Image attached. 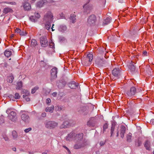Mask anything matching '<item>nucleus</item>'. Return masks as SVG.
<instances>
[{"instance_id":"nucleus-1","label":"nucleus","mask_w":154,"mask_h":154,"mask_svg":"<svg viewBox=\"0 0 154 154\" xmlns=\"http://www.w3.org/2000/svg\"><path fill=\"white\" fill-rule=\"evenodd\" d=\"M45 124V127L50 129L54 128L58 125L57 123L54 121H46Z\"/></svg>"},{"instance_id":"nucleus-2","label":"nucleus","mask_w":154,"mask_h":154,"mask_svg":"<svg viewBox=\"0 0 154 154\" xmlns=\"http://www.w3.org/2000/svg\"><path fill=\"white\" fill-rule=\"evenodd\" d=\"M96 21V17L94 15L92 14L88 17L87 19V23L88 26L94 25Z\"/></svg>"},{"instance_id":"nucleus-3","label":"nucleus","mask_w":154,"mask_h":154,"mask_svg":"<svg viewBox=\"0 0 154 154\" xmlns=\"http://www.w3.org/2000/svg\"><path fill=\"white\" fill-rule=\"evenodd\" d=\"M136 88L135 87H132L131 88L130 90L127 91L126 94V95L129 98H132L137 92Z\"/></svg>"},{"instance_id":"nucleus-4","label":"nucleus","mask_w":154,"mask_h":154,"mask_svg":"<svg viewBox=\"0 0 154 154\" xmlns=\"http://www.w3.org/2000/svg\"><path fill=\"white\" fill-rule=\"evenodd\" d=\"M126 128L123 125H121L120 128H118L116 130V137L119 136V133L120 131V134L121 137L123 138L124 137V134L125 133Z\"/></svg>"},{"instance_id":"nucleus-5","label":"nucleus","mask_w":154,"mask_h":154,"mask_svg":"<svg viewBox=\"0 0 154 154\" xmlns=\"http://www.w3.org/2000/svg\"><path fill=\"white\" fill-rule=\"evenodd\" d=\"M53 16L50 11H48L45 15L44 18V22H52Z\"/></svg>"},{"instance_id":"nucleus-6","label":"nucleus","mask_w":154,"mask_h":154,"mask_svg":"<svg viewBox=\"0 0 154 154\" xmlns=\"http://www.w3.org/2000/svg\"><path fill=\"white\" fill-rule=\"evenodd\" d=\"M93 58V55L89 53L87 54L86 57H85L83 61L85 64L87 65H89L91 64V62Z\"/></svg>"},{"instance_id":"nucleus-7","label":"nucleus","mask_w":154,"mask_h":154,"mask_svg":"<svg viewBox=\"0 0 154 154\" xmlns=\"http://www.w3.org/2000/svg\"><path fill=\"white\" fill-rule=\"evenodd\" d=\"M21 118L26 123H28L30 120L29 118L27 113L24 111H22L20 112Z\"/></svg>"},{"instance_id":"nucleus-8","label":"nucleus","mask_w":154,"mask_h":154,"mask_svg":"<svg viewBox=\"0 0 154 154\" xmlns=\"http://www.w3.org/2000/svg\"><path fill=\"white\" fill-rule=\"evenodd\" d=\"M57 68L56 67L53 68L51 69V76L50 79L51 81H53L57 78Z\"/></svg>"},{"instance_id":"nucleus-9","label":"nucleus","mask_w":154,"mask_h":154,"mask_svg":"<svg viewBox=\"0 0 154 154\" xmlns=\"http://www.w3.org/2000/svg\"><path fill=\"white\" fill-rule=\"evenodd\" d=\"M121 71L119 68H115L112 70V75L115 77L116 79H118L119 78Z\"/></svg>"},{"instance_id":"nucleus-10","label":"nucleus","mask_w":154,"mask_h":154,"mask_svg":"<svg viewBox=\"0 0 154 154\" xmlns=\"http://www.w3.org/2000/svg\"><path fill=\"white\" fill-rule=\"evenodd\" d=\"M40 43L41 46L43 47H45L48 45V41L45 36H42L40 38Z\"/></svg>"},{"instance_id":"nucleus-11","label":"nucleus","mask_w":154,"mask_h":154,"mask_svg":"<svg viewBox=\"0 0 154 154\" xmlns=\"http://www.w3.org/2000/svg\"><path fill=\"white\" fill-rule=\"evenodd\" d=\"M16 113L14 111H11L9 114L8 116L10 120L12 121L15 122L17 120Z\"/></svg>"},{"instance_id":"nucleus-12","label":"nucleus","mask_w":154,"mask_h":154,"mask_svg":"<svg viewBox=\"0 0 154 154\" xmlns=\"http://www.w3.org/2000/svg\"><path fill=\"white\" fill-rule=\"evenodd\" d=\"M75 133L74 132H71L66 137V139L67 141H72L75 140Z\"/></svg>"},{"instance_id":"nucleus-13","label":"nucleus","mask_w":154,"mask_h":154,"mask_svg":"<svg viewBox=\"0 0 154 154\" xmlns=\"http://www.w3.org/2000/svg\"><path fill=\"white\" fill-rule=\"evenodd\" d=\"M86 146L85 142L82 143H75L74 146L73 148L75 149H78L84 147Z\"/></svg>"},{"instance_id":"nucleus-14","label":"nucleus","mask_w":154,"mask_h":154,"mask_svg":"<svg viewBox=\"0 0 154 154\" xmlns=\"http://www.w3.org/2000/svg\"><path fill=\"white\" fill-rule=\"evenodd\" d=\"M83 134L82 133H79L76 134L75 133V140L77 141H81L83 138Z\"/></svg>"},{"instance_id":"nucleus-15","label":"nucleus","mask_w":154,"mask_h":154,"mask_svg":"<svg viewBox=\"0 0 154 154\" xmlns=\"http://www.w3.org/2000/svg\"><path fill=\"white\" fill-rule=\"evenodd\" d=\"M68 85L69 87L72 89H75L78 86V84L74 81L70 82Z\"/></svg>"},{"instance_id":"nucleus-16","label":"nucleus","mask_w":154,"mask_h":154,"mask_svg":"<svg viewBox=\"0 0 154 154\" xmlns=\"http://www.w3.org/2000/svg\"><path fill=\"white\" fill-rule=\"evenodd\" d=\"M115 122H112V126L111 127V129L110 130V137H112L116 132V131H115Z\"/></svg>"},{"instance_id":"nucleus-17","label":"nucleus","mask_w":154,"mask_h":154,"mask_svg":"<svg viewBox=\"0 0 154 154\" xmlns=\"http://www.w3.org/2000/svg\"><path fill=\"white\" fill-rule=\"evenodd\" d=\"M67 30V27L64 25H61L58 27V30L62 32H64Z\"/></svg>"},{"instance_id":"nucleus-18","label":"nucleus","mask_w":154,"mask_h":154,"mask_svg":"<svg viewBox=\"0 0 154 154\" xmlns=\"http://www.w3.org/2000/svg\"><path fill=\"white\" fill-rule=\"evenodd\" d=\"M23 7L25 10H28L30 9L31 8L29 3L26 1L24 2Z\"/></svg>"},{"instance_id":"nucleus-19","label":"nucleus","mask_w":154,"mask_h":154,"mask_svg":"<svg viewBox=\"0 0 154 154\" xmlns=\"http://www.w3.org/2000/svg\"><path fill=\"white\" fill-rule=\"evenodd\" d=\"M25 94L23 95V97L26 101H30V99L28 97V96L29 94V92L28 91L25 90Z\"/></svg>"},{"instance_id":"nucleus-20","label":"nucleus","mask_w":154,"mask_h":154,"mask_svg":"<svg viewBox=\"0 0 154 154\" xmlns=\"http://www.w3.org/2000/svg\"><path fill=\"white\" fill-rule=\"evenodd\" d=\"M128 68L131 72H134L135 69V67L134 65V62L131 61L128 65Z\"/></svg>"},{"instance_id":"nucleus-21","label":"nucleus","mask_w":154,"mask_h":154,"mask_svg":"<svg viewBox=\"0 0 154 154\" xmlns=\"http://www.w3.org/2000/svg\"><path fill=\"white\" fill-rule=\"evenodd\" d=\"M95 118L94 117L91 118L90 120L88 122L87 125L89 126H93L94 122L95 121Z\"/></svg>"},{"instance_id":"nucleus-22","label":"nucleus","mask_w":154,"mask_h":154,"mask_svg":"<svg viewBox=\"0 0 154 154\" xmlns=\"http://www.w3.org/2000/svg\"><path fill=\"white\" fill-rule=\"evenodd\" d=\"M47 1L46 0H42L37 2V6L39 8L42 7L45 4Z\"/></svg>"},{"instance_id":"nucleus-23","label":"nucleus","mask_w":154,"mask_h":154,"mask_svg":"<svg viewBox=\"0 0 154 154\" xmlns=\"http://www.w3.org/2000/svg\"><path fill=\"white\" fill-rule=\"evenodd\" d=\"M13 11V10L8 7L5 8L3 10V13L5 14H7L8 13H12Z\"/></svg>"},{"instance_id":"nucleus-24","label":"nucleus","mask_w":154,"mask_h":154,"mask_svg":"<svg viewBox=\"0 0 154 154\" xmlns=\"http://www.w3.org/2000/svg\"><path fill=\"white\" fill-rule=\"evenodd\" d=\"M70 126V124L67 121L64 122L61 125L62 128H65L69 127Z\"/></svg>"},{"instance_id":"nucleus-25","label":"nucleus","mask_w":154,"mask_h":154,"mask_svg":"<svg viewBox=\"0 0 154 154\" xmlns=\"http://www.w3.org/2000/svg\"><path fill=\"white\" fill-rule=\"evenodd\" d=\"M144 146L146 149L149 150L150 148V142L148 140H146Z\"/></svg>"},{"instance_id":"nucleus-26","label":"nucleus","mask_w":154,"mask_h":154,"mask_svg":"<svg viewBox=\"0 0 154 154\" xmlns=\"http://www.w3.org/2000/svg\"><path fill=\"white\" fill-rule=\"evenodd\" d=\"M111 20V17H107L106 19H105L103 22V25H106L107 24L109 23Z\"/></svg>"},{"instance_id":"nucleus-27","label":"nucleus","mask_w":154,"mask_h":154,"mask_svg":"<svg viewBox=\"0 0 154 154\" xmlns=\"http://www.w3.org/2000/svg\"><path fill=\"white\" fill-rule=\"evenodd\" d=\"M23 83L21 81L18 82L17 83L16 89L18 90H20L22 88Z\"/></svg>"},{"instance_id":"nucleus-28","label":"nucleus","mask_w":154,"mask_h":154,"mask_svg":"<svg viewBox=\"0 0 154 154\" xmlns=\"http://www.w3.org/2000/svg\"><path fill=\"white\" fill-rule=\"evenodd\" d=\"M37 45V41L35 39H32L31 41L30 46L32 47H35Z\"/></svg>"},{"instance_id":"nucleus-29","label":"nucleus","mask_w":154,"mask_h":154,"mask_svg":"<svg viewBox=\"0 0 154 154\" xmlns=\"http://www.w3.org/2000/svg\"><path fill=\"white\" fill-rule=\"evenodd\" d=\"M54 110V106H51V107H47L45 109V110L46 112H49L51 113L53 112V111Z\"/></svg>"},{"instance_id":"nucleus-30","label":"nucleus","mask_w":154,"mask_h":154,"mask_svg":"<svg viewBox=\"0 0 154 154\" xmlns=\"http://www.w3.org/2000/svg\"><path fill=\"white\" fill-rule=\"evenodd\" d=\"M45 28L48 30L50 29L51 23L52 22H45Z\"/></svg>"},{"instance_id":"nucleus-31","label":"nucleus","mask_w":154,"mask_h":154,"mask_svg":"<svg viewBox=\"0 0 154 154\" xmlns=\"http://www.w3.org/2000/svg\"><path fill=\"white\" fill-rule=\"evenodd\" d=\"M14 79V76L12 75H11L8 77L7 81L8 82L11 83L13 82Z\"/></svg>"},{"instance_id":"nucleus-32","label":"nucleus","mask_w":154,"mask_h":154,"mask_svg":"<svg viewBox=\"0 0 154 154\" xmlns=\"http://www.w3.org/2000/svg\"><path fill=\"white\" fill-rule=\"evenodd\" d=\"M132 137V134L130 133L128 134L126 136L127 141L129 142H131Z\"/></svg>"},{"instance_id":"nucleus-33","label":"nucleus","mask_w":154,"mask_h":154,"mask_svg":"<svg viewBox=\"0 0 154 154\" xmlns=\"http://www.w3.org/2000/svg\"><path fill=\"white\" fill-rule=\"evenodd\" d=\"M11 54V51H10L6 50L4 52L5 55L7 57L10 56Z\"/></svg>"},{"instance_id":"nucleus-34","label":"nucleus","mask_w":154,"mask_h":154,"mask_svg":"<svg viewBox=\"0 0 154 154\" xmlns=\"http://www.w3.org/2000/svg\"><path fill=\"white\" fill-rule=\"evenodd\" d=\"M70 20H72L73 23H75L76 21V19L75 18V16L74 14H72L70 17Z\"/></svg>"},{"instance_id":"nucleus-35","label":"nucleus","mask_w":154,"mask_h":154,"mask_svg":"<svg viewBox=\"0 0 154 154\" xmlns=\"http://www.w3.org/2000/svg\"><path fill=\"white\" fill-rule=\"evenodd\" d=\"M108 128V125L107 123H105L103 126V132L105 131Z\"/></svg>"},{"instance_id":"nucleus-36","label":"nucleus","mask_w":154,"mask_h":154,"mask_svg":"<svg viewBox=\"0 0 154 154\" xmlns=\"http://www.w3.org/2000/svg\"><path fill=\"white\" fill-rule=\"evenodd\" d=\"M12 135L14 139L16 138L17 137V133L15 131H12Z\"/></svg>"},{"instance_id":"nucleus-37","label":"nucleus","mask_w":154,"mask_h":154,"mask_svg":"<svg viewBox=\"0 0 154 154\" xmlns=\"http://www.w3.org/2000/svg\"><path fill=\"white\" fill-rule=\"evenodd\" d=\"M39 87L37 86H35L33 88L32 90L31 93L32 94L35 93L36 91L38 89Z\"/></svg>"},{"instance_id":"nucleus-38","label":"nucleus","mask_w":154,"mask_h":154,"mask_svg":"<svg viewBox=\"0 0 154 154\" xmlns=\"http://www.w3.org/2000/svg\"><path fill=\"white\" fill-rule=\"evenodd\" d=\"M29 19L32 22H36L37 20V19L35 18V17L33 16H31L29 17Z\"/></svg>"},{"instance_id":"nucleus-39","label":"nucleus","mask_w":154,"mask_h":154,"mask_svg":"<svg viewBox=\"0 0 154 154\" xmlns=\"http://www.w3.org/2000/svg\"><path fill=\"white\" fill-rule=\"evenodd\" d=\"M59 40L60 42H62L65 41L66 40V38L64 37L60 36L59 38Z\"/></svg>"},{"instance_id":"nucleus-40","label":"nucleus","mask_w":154,"mask_h":154,"mask_svg":"<svg viewBox=\"0 0 154 154\" xmlns=\"http://www.w3.org/2000/svg\"><path fill=\"white\" fill-rule=\"evenodd\" d=\"M20 97V95L19 93H16L15 94L14 98L15 99H19Z\"/></svg>"},{"instance_id":"nucleus-41","label":"nucleus","mask_w":154,"mask_h":154,"mask_svg":"<svg viewBox=\"0 0 154 154\" xmlns=\"http://www.w3.org/2000/svg\"><path fill=\"white\" fill-rule=\"evenodd\" d=\"M35 16L37 18H38L40 17V14L38 12H35L34 13Z\"/></svg>"},{"instance_id":"nucleus-42","label":"nucleus","mask_w":154,"mask_h":154,"mask_svg":"<svg viewBox=\"0 0 154 154\" xmlns=\"http://www.w3.org/2000/svg\"><path fill=\"white\" fill-rule=\"evenodd\" d=\"M142 142L141 141L138 140L137 142L136 143V146H140L142 144Z\"/></svg>"},{"instance_id":"nucleus-43","label":"nucleus","mask_w":154,"mask_h":154,"mask_svg":"<svg viewBox=\"0 0 154 154\" xmlns=\"http://www.w3.org/2000/svg\"><path fill=\"white\" fill-rule=\"evenodd\" d=\"M27 34V33L25 31H22L20 32V35L22 36L26 35Z\"/></svg>"},{"instance_id":"nucleus-44","label":"nucleus","mask_w":154,"mask_h":154,"mask_svg":"<svg viewBox=\"0 0 154 154\" xmlns=\"http://www.w3.org/2000/svg\"><path fill=\"white\" fill-rule=\"evenodd\" d=\"M49 46L51 48H54V44L53 42L50 43L49 44Z\"/></svg>"},{"instance_id":"nucleus-45","label":"nucleus","mask_w":154,"mask_h":154,"mask_svg":"<svg viewBox=\"0 0 154 154\" xmlns=\"http://www.w3.org/2000/svg\"><path fill=\"white\" fill-rule=\"evenodd\" d=\"M32 130V128H27V129H25V130H24V131L25 132H26V133H28V132H29V131H31Z\"/></svg>"},{"instance_id":"nucleus-46","label":"nucleus","mask_w":154,"mask_h":154,"mask_svg":"<svg viewBox=\"0 0 154 154\" xmlns=\"http://www.w3.org/2000/svg\"><path fill=\"white\" fill-rule=\"evenodd\" d=\"M21 30L19 29L16 28L15 30V32L16 33H19L20 32Z\"/></svg>"},{"instance_id":"nucleus-47","label":"nucleus","mask_w":154,"mask_h":154,"mask_svg":"<svg viewBox=\"0 0 154 154\" xmlns=\"http://www.w3.org/2000/svg\"><path fill=\"white\" fill-rule=\"evenodd\" d=\"M51 99L49 98H48L46 100V103L47 104H48L50 103L51 102Z\"/></svg>"},{"instance_id":"nucleus-48","label":"nucleus","mask_w":154,"mask_h":154,"mask_svg":"<svg viewBox=\"0 0 154 154\" xmlns=\"http://www.w3.org/2000/svg\"><path fill=\"white\" fill-rule=\"evenodd\" d=\"M63 147L64 148H65V149H66V150H67L68 151V153H69V154H70V153H71V152H70V150H69V149H68V148L67 147H66V146H63Z\"/></svg>"},{"instance_id":"nucleus-49","label":"nucleus","mask_w":154,"mask_h":154,"mask_svg":"<svg viewBox=\"0 0 154 154\" xmlns=\"http://www.w3.org/2000/svg\"><path fill=\"white\" fill-rule=\"evenodd\" d=\"M41 116L43 117H46V113L45 112H42L41 114Z\"/></svg>"},{"instance_id":"nucleus-50","label":"nucleus","mask_w":154,"mask_h":154,"mask_svg":"<svg viewBox=\"0 0 154 154\" xmlns=\"http://www.w3.org/2000/svg\"><path fill=\"white\" fill-rule=\"evenodd\" d=\"M143 55L144 56H147V52L146 51H144L143 52Z\"/></svg>"},{"instance_id":"nucleus-51","label":"nucleus","mask_w":154,"mask_h":154,"mask_svg":"<svg viewBox=\"0 0 154 154\" xmlns=\"http://www.w3.org/2000/svg\"><path fill=\"white\" fill-rule=\"evenodd\" d=\"M105 142L104 141H102L100 142V145L101 146L105 144Z\"/></svg>"},{"instance_id":"nucleus-52","label":"nucleus","mask_w":154,"mask_h":154,"mask_svg":"<svg viewBox=\"0 0 154 154\" xmlns=\"http://www.w3.org/2000/svg\"><path fill=\"white\" fill-rule=\"evenodd\" d=\"M10 4L12 5H16V3L15 2H11Z\"/></svg>"},{"instance_id":"nucleus-53","label":"nucleus","mask_w":154,"mask_h":154,"mask_svg":"<svg viewBox=\"0 0 154 154\" xmlns=\"http://www.w3.org/2000/svg\"><path fill=\"white\" fill-rule=\"evenodd\" d=\"M57 93L56 92H54L52 95L53 96H54V97H55L57 95Z\"/></svg>"},{"instance_id":"nucleus-54","label":"nucleus","mask_w":154,"mask_h":154,"mask_svg":"<svg viewBox=\"0 0 154 154\" xmlns=\"http://www.w3.org/2000/svg\"><path fill=\"white\" fill-rule=\"evenodd\" d=\"M4 139L6 141H7L8 140V139L7 137H4Z\"/></svg>"},{"instance_id":"nucleus-55","label":"nucleus","mask_w":154,"mask_h":154,"mask_svg":"<svg viewBox=\"0 0 154 154\" xmlns=\"http://www.w3.org/2000/svg\"><path fill=\"white\" fill-rule=\"evenodd\" d=\"M10 111V109H8L6 110V112L8 114L9 113V111Z\"/></svg>"},{"instance_id":"nucleus-56","label":"nucleus","mask_w":154,"mask_h":154,"mask_svg":"<svg viewBox=\"0 0 154 154\" xmlns=\"http://www.w3.org/2000/svg\"><path fill=\"white\" fill-rule=\"evenodd\" d=\"M151 122H152L153 124H154V119H152L150 121Z\"/></svg>"},{"instance_id":"nucleus-57","label":"nucleus","mask_w":154,"mask_h":154,"mask_svg":"<svg viewBox=\"0 0 154 154\" xmlns=\"http://www.w3.org/2000/svg\"><path fill=\"white\" fill-rule=\"evenodd\" d=\"M54 26V24H53L52 27V28H51V29H52V31H54V29H53V27H54L53 26Z\"/></svg>"},{"instance_id":"nucleus-58","label":"nucleus","mask_w":154,"mask_h":154,"mask_svg":"<svg viewBox=\"0 0 154 154\" xmlns=\"http://www.w3.org/2000/svg\"><path fill=\"white\" fill-rule=\"evenodd\" d=\"M12 150L13 151L15 152V151H16V148L14 147V148H12Z\"/></svg>"},{"instance_id":"nucleus-59","label":"nucleus","mask_w":154,"mask_h":154,"mask_svg":"<svg viewBox=\"0 0 154 154\" xmlns=\"http://www.w3.org/2000/svg\"><path fill=\"white\" fill-rule=\"evenodd\" d=\"M11 2H5V3H6L8 4H10Z\"/></svg>"},{"instance_id":"nucleus-60","label":"nucleus","mask_w":154,"mask_h":154,"mask_svg":"<svg viewBox=\"0 0 154 154\" xmlns=\"http://www.w3.org/2000/svg\"><path fill=\"white\" fill-rule=\"evenodd\" d=\"M9 97L11 98L14 97V96L12 95H10Z\"/></svg>"},{"instance_id":"nucleus-61","label":"nucleus","mask_w":154,"mask_h":154,"mask_svg":"<svg viewBox=\"0 0 154 154\" xmlns=\"http://www.w3.org/2000/svg\"><path fill=\"white\" fill-rule=\"evenodd\" d=\"M4 65L6 67L7 65V63H5Z\"/></svg>"},{"instance_id":"nucleus-62","label":"nucleus","mask_w":154,"mask_h":154,"mask_svg":"<svg viewBox=\"0 0 154 154\" xmlns=\"http://www.w3.org/2000/svg\"><path fill=\"white\" fill-rule=\"evenodd\" d=\"M29 154H33V153L32 152H29Z\"/></svg>"},{"instance_id":"nucleus-63","label":"nucleus","mask_w":154,"mask_h":154,"mask_svg":"<svg viewBox=\"0 0 154 154\" xmlns=\"http://www.w3.org/2000/svg\"><path fill=\"white\" fill-rule=\"evenodd\" d=\"M42 154H47V153L45 152H43Z\"/></svg>"},{"instance_id":"nucleus-64","label":"nucleus","mask_w":154,"mask_h":154,"mask_svg":"<svg viewBox=\"0 0 154 154\" xmlns=\"http://www.w3.org/2000/svg\"><path fill=\"white\" fill-rule=\"evenodd\" d=\"M14 35L13 34H12V35H11V36H12V37H13V36H14Z\"/></svg>"}]
</instances>
